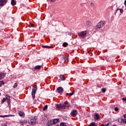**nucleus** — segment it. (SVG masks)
Here are the masks:
<instances>
[{
    "label": "nucleus",
    "mask_w": 126,
    "mask_h": 126,
    "mask_svg": "<svg viewBox=\"0 0 126 126\" xmlns=\"http://www.w3.org/2000/svg\"><path fill=\"white\" fill-rule=\"evenodd\" d=\"M2 126H7V125H6V124H4Z\"/></svg>",
    "instance_id": "ea45409f"
},
{
    "label": "nucleus",
    "mask_w": 126,
    "mask_h": 126,
    "mask_svg": "<svg viewBox=\"0 0 126 126\" xmlns=\"http://www.w3.org/2000/svg\"><path fill=\"white\" fill-rule=\"evenodd\" d=\"M4 84V82L1 81H0V87H1V85H3Z\"/></svg>",
    "instance_id": "bb28decb"
},
{
    "label": "nucleus",
    "mask_w": 126,
    "mask_h": 126,
    "mask_svg": "<svg viewBox=\"0 0 126 126\" xmlns=\"http://www.w3.org/2000/svg\"><path fill=\"white\" fill-rule=\"evenodd\" d=\"M7 0H4V3H6Z\"/></svg>",
    "instance_id": "4c0bfd02"
},
{
    "label": "nucleus",
    "mask_w": 126,
    "mask_h": 126,
    "mask_svg": "<svg viewBox=\"0 0 126 126\" xmlns=\"http://www.w3.org/2000/svg\"><path fill=\"white\" fill-rule=\"evenodd\" d=\"M75 91H73L71 93H70V94H68V93H67L66 94V95H69L70 96H72V95H73L74 93H75Z\"/></svg>",
    "instance_id": "412c9836"
},
{
    "label": "nucleus",
    "mask_w": 126,
    "mask_h": 126,
    "mask_svg": "<svg viewBox=\"0 0 126 126\" xmlns=\"http://www.w3.org/2000/svg\"><path fill=\"white\" fill-rule=\"evenodd\" d=\"M53 122V125H56L57 123H59L60 122V119H54L52 120Z\"/></svg>",
    "instance_id": "f8f14e48"
},
{
    "label": "nucleus",
    "mask_w": 126,
    "mask_h": 126,
    "mask_svg": "<svg viewBox=\"0 0 126 126\" xmlns=\"http://www.w3.org/2000/svg\"><path fill=\"white\" fill-rule=\"evenodd\" d=\"M89 126H96V124L94 122H92L90 124Z\"/></svg>",
    "instance_id": "4be33fe9"
},
{
    "label": "nucleus",
    "mask_w": 126,
    "mask_h": 126,
    "mask_svg": "<svg viewBox=\"0 0 126 126\" xmlns=\"http://www.w3.org/2000/svg\"><path fill=\"white\" fill-rule=\"evenodd\" d=\"M77 114V110H73L71 113V116H72V117H75Z\"/></svg>",
    "instance_id": "0eeeda50"
},
{
    "label": "nucleus",
    "mask_w": 126,
    "mask_h": 126,
    "mask_svg": "<svg viewBox=\"0 0 126 126\" xmlns=\"http://www.w3.org/2000/svg\"><path fill=\"white\" fill-rule=\"evenodd\" d=\"M92 53V52H91V51L88 52V54H89L90 55V54H91Z\"/></svg>",
    "instance_id": "79ce46f5"
},
{
    "label": "nucleus",
    "mask_w": 126,
    "mask_h": 126,
    "mask_svg": "<svg viewBox=\"0 0 126 126\" xmlns=\"http://www.w3.org/2000/svg\"><path fill=\"white\" fill-rule=\"evenodd\" d=\"M87 33V32L85 31L79 33L78 35L80 36V37H82V38H84V37L86 36Z\"/></svg>",
    "instance_id": "423d86ee"
},
{
    "label": "nucleus",
    "mask_w": 126,
    "mask_h": 126,
    "mask_svg": "<svg viewBox=\"0 0 126 126\" xmlns=\"http://www.w3.org/2000/svg\"><path fill=\"white\" fill-rule=\"evenodd\" d=\"M102 92H103V93H105L106 92V89H102Z\"/></svg>",
    "instance_id": "f704fd0d"
},
{
    "label": "nucleus",
    "mask_w": 126,
    "mask_h": 126,
    "mask_svg": "<svg viewBox=\"0 0 126 126\" xmlns=\"http://www.w3.org/2000/svg\"><path fill=\"white\" fill-rule=\"evenodd\" d=\"M60 126H66V124L64 123H62L60 124Z\"/></svg>",
    "instance_id": "cd10ccee"
},
{
    "label": "nucleus",
    "mask_w": 126,
    "mask_h": 126,
    "mask_svg": "<svg viewBox=\"0 0 126 126\" xmlns=\"http://www.w3.org/2000/svg\"><path fill=\"white\" fill-rule=\"evenodd\" d=\"M124 4H125V6H126V0H125V1Z\"/></svg>",
    "instance_id": "a19ab883"
},
{
    "label": "nucleus",
    "mask_w": 126,
    "mask_h": 126,
    "mask_svg": "<svg viewBox=\"0 0 126 126\" xmlns=\"http://www.w3.org/2000/svg\"><path fill=\"white\" fill-rule=\"evenodd\" d=\"M29 27H30V28H31V27H34V25L31 24L29 25Z\"/></svg>",
    "instance_id": "72a5a7b5"
},
{
    "label": "nucleus",
    "mask_w": 126,
    "mask_h": 126,
    "mask_svg": "<svg viewBox=\"0 0 126 126\" xmlns=\"http://www.w3.org/2000/svg\"><path fill=\"white\" fill-rule=\"evenodd\" d=\"M104 126H109V124H107L106 125H104Z\"/></svg>",
    "instance_id": "c03bdc74"
},
{
    "label": "nucleus",
    "mask_w": 126,
    "mask_h": 126,
    "mask_svg": "<svg viewBox=\"0 0 126 126\" xmlns=\"http://www.w3.org/2000/svg\"><path fill=\"white\" fill-rule=\"evenodd\" d=\"M6 75V74L5 73H0V80H1V79H3V78L4 77V76H5Z\"/></svg>",
    "instance_id": "9b49d317"
},
{
    "label": "nucleus",
    "mask_w": 126,
    "mask_h": 126,
    "mask_svg": "<svg viewBox=\"0 0 126 126\" xmlns=\"http://www.w3.org/2000/svg\"><path fill=\"white\" fill-rule=\"evenodd\" d=\"M54 125L53 120H49L46 123L47 126H50Z\"/></svg>",
    "instance_id": "1a4fd4ad"
},
{
    "label": "nucleus",
    "mask_w": 126,
    "mask_h": 126,
    "mask_svg": "<svg viewBox=\"0 0 126 126\" xmlns=\"http://www.w3.org/2000/svg\"><path fill=\"white\" fill-rule=\"evenodd\" d=\"M18 113L19 114L20 117H23V115H24V112L22 111H19Z\"/></svg>",
    "instance_id": "6ab92c4d"
},
{
    "label": "nucleus",
    "mask_w": 126,
    "mask_h": 126,
    "mask_svg": "<svg viewBox=\"0 0 126 126\" xmlns=\"http://www.w3.org/2000/svg\"><path fill=\"white\" fill-rule=\"evenodd\" d=\"M101 126H105V125H102Z\"/></svg>",
    "instance_id": "49530a36"
},
{
    "label": "nucleus",
    "mask_w": 126,
    "mask_h": 126,
    "mask_svg": "<svg viewBox=\"0 0 126 126\" xmlns=\"http://www.w3.org/2000/svg\"><path fill=\"white\" fill-rule=\"evenodd\" d=\"M42 48H44L45 49H52L53 48V46H44L43 45L42 46Z\"/></svg>",
    "instance_id": "f3484780"
},
{
    "label": "nucleus",
    "mask_w": 126,
    "mask_h": 126,
    "mask_svg": "<svg viewBox=\"0 0 126 126\" xmlns=\"http://www.w3.org/2000/svg\"><path fill=\"white\" fill-rule=\"evenodd\" d=\"M5 97H6V99H10V96L8 94H6Z\"/></svg>",
    "instance_id": "2f4dec72"
},
{
    "label": "nucleus",
    "mask_w": 126,
    "mask_h": 126,
    "mask_svg": "<svg viewBox=\"0 0 126 126\" xmlns=\"http://www.w3.org/2000/svg\"><path fill=\"white\" fill-rule=\"evenodd\" d=\"M57 91L58 93H63V89L62 87H59L57 89Z\"/></svg>",
    "instance_id": "9d476101"
},
{
    "label": "nucleus",
    "mask_w": 126,
    "mask_h": 126,
    "mask_svg": "<svg viewBox=\"0 0 126 126\" xmlns=\"http://www.w3.org/2000/svg\"><path fill=\"white\" fill-rule=\"evenodd\" d=\"M51 1H52V2H54V1H56V0H50Z\"/></svg>",
    "instance_id": "37998d69"
},
{
    "label": "nucleus",
    "mask_w": 126,
    "mask_h": 126,
    "mask_svg": "<svg viewBox=\"0 0 126 126\" xmlns=\"http://www.w3.org/2000/svg\"><path fill=\"white\" fill-rule=\"evenodd\" d=\"M94 118L96 121H97L98 120H100V115H99L98 114L96 113L95 114H94Z\"/></svg>",
    "instance_id": "6e6552de"
},
{
    "label": "nucleus",
    "mask_w": 126,
    "mask_h": 126,
    "mask_svg": "<svg viewBox=\"0 0 126 126\" xmlns=\"http://www.w3.org/2000/svg\"><path fill=\"white\" fill-rule=\"evenodd\" d=\"M11 4L13 6L16 4V1L15 0H11Z\"/></svg>",
    "instance_id": "dca6fc26"
},
{
    "label": "nucleus",
    "mask_w": 126,
    "mask_h": 126,
    "mask_svg": "<svg viewBox=\"0 0 126 126\" xmlns=\"http://www.w3.org/2000/svg\"><path fill=\"white\" fill-rule=\"evenodd\" d=\"M17 85H18L17 83H15L13 86V88H16V87H17Z\"/></svg>",
    "instance_id": "7c9ffc66"
},
{
    "label": "nucleus",
    "mask_w": 126,
    "mask_h": 126,
    "mask_svg": "<svg viewBox=\"0 0 126 126\" xmlns=\"http://www.w3.org/2000/svg\"><path fill=\"white\" fill-rule=\"evenodd\" d=\"M0 95H1V94L0 93Z\"/></svg>",
    "instance_id": "de8ad7c7"
},
{
    "label": "nucleus",
    "mask_w": 126,
    "mask_h": 126,
    "mask_svg": "<svg viewBox=\"0 0 126 126\" xmlns=\"http://www.w3.org/2000/svg\"><path fill=\"white\" fill-rule=\"evenodd\" d=\"M48 109V105H45L44 107H43L42 110L43 111H45V110H47Z\"/></svg>",
    "instance_id": "393cba45"
},
{
    "label": "nucleus",
    "mask_w": 126,
    "mask_h": 126,
    "mask_svg": "<svg viewBox=\"0 0 126 126\" xmlns=\"http://www.w3.org/2000/svg\"><path fill=\"white\" fill-rule=\"evenodd\" d=\"M41 67H42L41 65H36L34 67V69L38 70V69H41Z\"/></svg>",
    "instance_id": "a211bd4d"
},
{
    "label": "nucleus",
    "mask_w": 126,
    "mask_h": 126,
    "mask_svg": "<svg viewBox=\"0 0 126 126\" xmlns=\"http://www.w3.org/2000/svg\"><path fill=\"white\" fill-rule=\"evenodd\" d=\"M26 123H27V120L22 121L20 122V125H21L22 126H24V125H25V124H26Z\"/></svg>",
    "instance_id": "4468645a"
},
{
    "label": "nucleus",
    "mask_w": 126,
    "mask_h": 126,
    "mask_svg": "<svg viewBox=\"0 0 126 126\" xmlns=\"http://www.w3.org/2000/svg\"><path fill=\"white\" fill-rule=\"evenodd\" d=\"M105 24H106V22L105 21H101L97 23L96 25V27L98 29H100L102 28V27H103Z\"/></svg>",
    "instance_id": "20e7f679"
},
{
    "label": "nucleus",
    "mask_w": 126,
    "mask_h": 126,
    "mask_svg": "<svg viewBox=\"0 0 126 126\" xmlns=\"http://www.w3.org/2000/svg\"><path fill=\"white\" fill-rule=\"evenodd\" d=\"M124 119H126V114L124 115Z\"/></svg>",
    "instance_id": "58836bf2"
},
{
    "label": "nucleus",
    "mask_w": 126,
    "mask_h": 126,
    "mask_svg": "<svg viewBox=\"0 0 126 126\" xmlns=\"http://www.w3.org/2000/svg\"><path fill=\"white\" fill-rule=\"evenodd\" d=\"M115 111H116V112H118V111H119V108H118L117 107H115L114 108Z\"/></svg>",
    "instance_id": "c9c22d12"
},
{
    "label": "nucleus",
    "mask_w": 126,
    "mask_h": 126,
    "mask_svg": "<svg viewBox=\"0 0 126 126\" xmlns=\"http://www.w3.org/2000/svg\"><path fill=\"white\" fill-rule=\"evenodd\" d=\"M36 92H37V86H34V88L32 89V95L33 99L35 98V94H36Z\"/></svg>",
    "instance_id": "39448f33"
},
{
    "label": "nucleus",
    "mask_w": 126,
    "mask_h": 126,
    "mask_svg": "<svg viewBox=\"0 0 126 126\" xmlns=\"http://www.w3.org/2000/svg\"><path fill=\"white\" fill-rule=\"evenodd\" d=\"M7 102V103H8V105H9L10 103V99H9V98H7V99H6Z\"/></svg>",
    "instance_id": "473e14b6"
},
{
    "label": "nucleus",
    "mask_w": 126,
    "mask_h": 126,
    "mask_svg": "<svg viewBox=\"0 0 126 126\" xmlns=\"http://www.w3.org/2000/svg\"><path fill=\"white\" fill-rule=\"evenodd\" d=\"M118 10H120L121 13H123L124 12V10L123 9H119V8H118L117 9V11H118Z\"/></svg>",
    "instance_id": "b1692460"
},
{
    "label": "nucleus",
    "mask_w": 126,
    "mask_h": 126,
    "mask_svg": "<svg viewBox=\"0 0 126 126\" xmlns=\"http://www.w3.org/2000/svg\"><path fill=\"white\" fill-rule=\"evenodd\" d=\"M68 59L67 58V57H66V58H65V60H68Z\"/></svg>",
    "instance_id": "a18cd8bd"
},
{
    "label": "nucleus",
    "mask_w": 126,
    "mask_h": 126,
    "mask_svg": "<svg viewBox=\"0 0 126 126\" xmlns=\"http://www.w3.org/2000/svg\"><path fill=\"white\" fill-rule=\"evenodd\" d=\"M93 24V23H92V22H91V21L87 20L85 22V23L84 24V26L86 28H88L89 27H91V26H92Z\"/></svg>",
    "instance_id": "7ed1b4c3"
},
{
    "label": "nucleus",
    "mask_w": 126,
    "mask_h": 126,
    "mask_svg": "<svg viewBox=\"0 0 126 126\" xmlns=\"http://www.w3.org/2000/svg\"><path fill=\"white\" fill-rule=\"evenodd\" d=\"M6 101V98H3L2 100V101L1 102V104H3V103H4V102H5Z\"/></svg>",
    "instance_id": "5701e85b"
},
{
    "label": "nucleus",
    "mask_w": 126,
    "mask_h": 126,
    "mask_svg": "<svg viewBox=\"0 0 126 126\" xmlns=\"http://www.w3.org/2000/svg\"><path fill=\"white\" fill-rule=\"evenodd\" d=\"M29 125H36L37 124V119L34 117H31L28 119Z\"/></svg>",
    "instance_id": "f03ea898"
},
{
    "label": "nucleus",
    "mask_w": 126,
    "mask_h": 126,
    "mask_svg": "<svg viewBox=\"0 0 126 126\" xmlns=\"http://www.w3.org/2000/svg\"><path fill=\"white\" fill-rule=\"evenodd\" d=\"M118 122L120 123V124H122V123H124L125 124H126V119H121V120H119Z\"/></svg>",
    "instance_id": "2eb2a0df"
},
{
    "label": "nucleus",
    "mask_w": 126,
    "mask_h": 126,
    "mask_svg": "<svg viewBox=\"0 0 126 126\" xmlns=\"http://www.w3.org/2000/svg\"><path fill=\"white\" fill-rule=\"evenodd\" d=\"M63 47H67V43L64 42L63 44Z\"/></svg>",
    "instance_id": "c85d7f7f"
},
{
    "label": "nucleus",
    "mask_w": 126,
    "mask_h": 126,
    "mask_svg": "<svg viewBox=\"0 0 126 126\" xmlns=\"http://www.w3.org/2000/svg\"><path fill=\"white\" fill-rule=\"evenodd\" d=\"M6 117H9V115H0V118H6Z\"/></svg>",
    "instance_id": "a878e982"
},
{
    "label": "nucleus",
    "mask_w": 126,
    "mask_h": 126,
    "mask_svg": "<svg viewBox=\"0 0 126 126\" xmlns=\"http://www.w3.org/2000/svg\"><path fill=\"white\" fill-rule=\"evenodd\" d=\"M122 100H123V101H125V102H126V97H123V98H122Z\"/></svg>",
    "instance_id": "e433bc0d"
},
{
    "label": "nucleus",
    "mask_w": 126,
    "mask_h": 126,
    "mask_svg": "<svg viewBox=\"0 0 126 126\" xmlns=\"http://www.w3.org/2000/svg\"><path fill=\"white\" fill-rule=\"evenodd\" d=\"M4 3V0H0V6H1V5H3Z\"/></svg>",
    "instance_id": "aec40b11"
},
{
    "label": "nucleus",
    "mask_w": 126,
    "mask_h": 126,
    "mask_svg": "<svg viewBox=\"0 0 126 126\" xmlns=\"http://www.w3.org/2000/svg\"><path fill=\"white\" fill-rule=\"evenodd\" d=\"M60 78L62 81L65 80V77H64V76H63V75H60Z\"/></svg>",
    "instance_id": "ddd939ff"
},
{
    "label": "nucleus",
    "mask_w": 126,
    "mask_h": 126,
    "mask_svg": "<svg viewBox=\"0 0 126 126\" xmlns=\"http://www.w3.org/2000/svg\"><path fill=\"white\" fill-rule=\"evenodd\" d=\"M69 103L68 102L64 103L63 104H57L56 107L57 109H65L66 107H69Z\"/></svg>",
    "instance_id": "f257e3e1"
},
{
    "label": "nucleus",
    "mask_w": 126,
    "mask_h": 126,
    "mask_svg": "<svg viewBox=\"0 0 126 126\" xmlns=\"http://www.w3.org/2000/svg\"><path fill=\"white\" fill-rule=\"evenodd\" d=\"M90 5L91 7H94V6H95V4L93 2H91L90 4Z\"/></svg>",
    "instance_id": "c756f323"
}]
</instances>
